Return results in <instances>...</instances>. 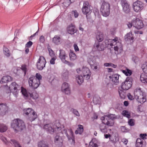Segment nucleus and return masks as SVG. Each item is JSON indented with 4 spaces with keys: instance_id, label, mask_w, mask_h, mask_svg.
<instances>
[{
    "instance_id": "f257e3e1",
    "label": "nucleus",
    "mask_w": 147,
    "mask_h": 147,
    "mask_svg": "<svg viewBox=\"0 0 147 147\" xmlns=\"http://www.w3.org/2000/svg\"><path fill=\"white\" fill-rule=\"evenodd\" d=\"M11 124V127L16 131H21L26 128L24 122L19 119H16L13 120Z\"/></svg>"
},
{
    "instance_id": "f03ea898",
    "label": "nucleus",
    "mask_w": 147,
    "mask_h": 147,
    "mask_svg": "<svg viewBox=\"0 0 147 147\" xmlns=\"http://www.w3.org/2000/svg\"><path fill=\"white\" fill-rule=\"evenodd\" d=\"M135 98L141 103H143L146 101V98L143 92L140 88H137L134 93Z\"/></svg>"
},
{
    "instance_id": "7ed1b4c3",
    "label": "nucleus",
    "mask_w": 147,
    "mask_h": 147,
    "mask_svg": "<svg viewBox=\"0 0 147 147\" xmlns=\"http://www.w3.org/2000/svg\"><path fill=\"white\" fill-rule=\"evenodd\" d=\"M20 88V86L16 82H13L9 86V90L7 92H11L15 97H17L18 95L19 91Z\"/></svg>"
},
{
    "instance_id": "20e7f679",
    "label": "nucleus",
    "mask_w": 147,
    "mask_h": 147,
    "mask_svg": "<svg viewBox=\"0 0 147 147\" xmlns=\"http://www.w3.org/2000/svg\"><path fill=\"white\" fill-rule=\"evenodd\" d=\"M102 15L105 17L109 16L110 13V5L109 3L103 2L100 8Z\"/></svg>"
},
{
    "instance_id": "39448f33",
    "label": "nucleus",
    "mask_w": 147,
    "mask_h": 147,
    "mask_svg": "<svg viewBox=\"0 0 147 147\" xmlns=\"http://www.w3.org/2000/svg\"><path fill=\"white\" fill-rule=\"evenodd\" d=\"M110 40L106 39L105 40V46L103 44H102L100 45L98 42H96L94 45V48L96 49L99 51H102L104 50L105 47H109L110 46Z\"/></svg>"
},
{
    "instance_id": "423d86ee",
    "label": "nucleus",
    "mask_w": 147,
    "mask_h": 147,
    "mask_svg": "<svg viewBox=\"0 0 147 147\" xmlns=\"http://www.w3.org/2000/svg\"><path fill=\"white\" fill-rule=\"evenodd\" d=\"M76 71L78 74H81L82 72V74L81 75L86 80H88L90 78L91 74L90 70L88 68L84 67L82 70L80 68H78L77 69Z\"/></svg>"
},
{
    "instance_id": "0eeeda50",
    "label": "nucleus",
    "mask_w": 147,
    "mask_h": 147,
    "mask_svg": "<svg viewBox=\"0 0 147 147\" xmlns=\"http://www.w3.org/2000/svg\"><path fill=\"white\" fill-rule=\"evenodd\" d=\"M133 80L131 77H127L125 81L121 84V88L124 90L129 89L132 85Z\"/></svg>"
},
{
    "instance_id": "6e6552de",
    "label": "nucleus",
    "mask_w": 147,
    "mask_h": 147,
    "mask_svg": "<svg viewBox=\"0 0 147 147\" xmlns=\"http://www.w3.org/2000/svg\"><path fill=\"white\" fill-rule=\"evenodd\" d=\"M28 82L30 86L34 89L37 88L40 84V83L37 80L35 76H33L29 78Z\"/></svg>"
},
{
    "instance_id": "1a4fd4ad",
    "label": "nucleus",
    "mask_w": 147,
    "mask_h": 147,
    "mask_svg": "<svg viewBox=\"0 0 147 147\" xmlns=\"http://www.w3.org/2000/svg\"><path fill=\"white\" fill-rule=\"evenodd\" d=\"M59 128L56 125H53L52 123L47 124L45 125L44 129L48 131L51 134H53Z\"/></svg>"
},
{
    "instance_id": "9d476101",
    "label": "nucleus",
    "mask_w": 147,
    "mask_h": 147,
    "mask_svg": "<svg viewBox=\"0 0 147 147\" xmlns=\"http://www.w3.org/2000/svg\"><path fill=\"white\" fill-rule=\"evenodd\" d=\"M144 4L139 1L134 2L133 7L134 11L136 12L141 11L144 8Z\"/></svg>"
},
{
    "instance_id": "9b49d317",
    "label": "nucleus",
    "mask_w": 147,
    "mask_h": 147,
    "mask_svg": "<svg viewBox=\"0 0 147 147\" xmlns=\"http://www.w3.org/2000/svg\"><path fill=\"white\" fill-rule=\"evenodd\" d=\"M46 63L45 59L44 57L42 56H40L36 63L37 69L39 70L42 69L45 67Z\"/></svg>"
},
{
    "instance_id": "f8f14e48",
    "label": "nucleus",
    "mask_w": 147,
    "mask_h": 147,
    "mask_svg": "<svg viewBox=\"0 0 147 147\" xmlns=\"http://www.w3.org/2000/svg\"><path fill=\"white\" fill-rule=\"evenodd\" d=\"M24 114L26 115H28L29 114L30 115H32L33 116L32 118L31 119H30L31 121H34L37 117V115L36 114V113L32 109L28 108L25 109L24 110Z\"/></svg>"
},
{
    "instance_id": "ddd939ff",
    "label": "nucleus",
    "mask_w": 147,
    "mask_h": 147,
    "mask_svg": "<svg viewBox=\"0 0 147 147\" xmlns=\"http://www.w3.org/2000/svg\"><path fill=\"white\" fill-rule=\"evenodd\" d=\"M133 26L138 29L142 28L144 26L143 23L141 20L136 18L132 20Z\"/></svg>"
},
{
    "instance_id": "4468645a",
    "label": "nucleus",
    "mask_w": 147,
    "mask_h": 147,
    "mask_svg": "<svg viewBox=\"0 0 147 147\" xmlns=\"http://www.w3.org/2000/svg\"><path fill=\"white\" fill-rule=\"evenodd\" d=\"M121 4L123 7V11L126 13H129L130 11L129 5L126 0H121Z\"/></svg>"
},
{
    "instance_id": "2eb2a0df",
    "label": "nucleus",
    "mask_w": 147,
    "mask_h": 147,
    "mask_svg": "<svg viewBox=\"0 0 147 147\" xmlns=\"http://www.w3.org/2000/svg\"><path fill=\"white\" fill-rule=\"evenodd\" d=\"M120 75L118 74H113L111 77L112 84L113 85H117L119 83V78Z\"/></svg>"
},
{
    "instance_id": "dca6fc26",
    "label": "nucleus",
    "mask_w": 147,
    "mask_h": 147,
    "mask_svg": "<svg viewBox=\"0 0 147 147\" xmlns=\"http://www.w3.org/2000/svg\"><path fill=\"white\" fill-rule=\"evenodd\" d=\"M8 107L5 104L3 103L0 104V115H4L7 112Z\"/></svg>"
},
{
    "instance_id": "f3484780",
    "label": "nucleus",
    "mask_w": 147,
    "mask_h": 147,
    "mask_svg": "<svg viewBox=\"0 0 147 147\" xmlns=\"http://www.w3.org/2000/svg\"><path fill=\"white\" fill-rule=\"evenodd\" d=\"M67 31L68 33L71 35L74 34L77 32L75 26L72 24H71L67 27Z\"/></svg>"
},
{
    "instance_id": "a211bd4d",
    "label": "nucleus",
    "mask_w": 147,
    "mask_h": 147,
    "mask_svg": "<svg viewBox=\"0 0 147 147\" xmlns=\"http://www.w3.org/2000/svg\"><path fill=\"white\" fill-rule=\"evenodd\" d=\"M101 120L102 123L108 125L110 126V115L109 114L108 115H105L101 117Z\"/></svg>"
},
{
    "instance_id": "6ab92c4d",
    "label": "nucleus",
    "mask_w": 147,
    "mask_h": 147,
    "mask_svg": "<svg viewBox=\"0 0 147 147\" xmlns=\"http://www.w3.org/2000/svg\"><path fill=\"white\" fill-rule=\"evenodd\" d=\"M59 57L61 61L64 63H67L68 61L65 60L66 55L65 51L62 50H60Z\"/></svg>"
},
{
    "instance_id": "aec40b11",
    "label": "nucleus",
    "mask_w": 147,
    "mask_h": 147,
    "mask_svg": "<svg viewBox=\"0 0 147 147\" xmlns=\"http://www.w3.org/2000/svg\"><path fill=\"white\" fill-rule=\"evenodd\" d=\"M54 142L56 145L61 146L63 144V140L59 136H57L55 137Z\"/></svg>"
},
{
    "instance_id": "412c9836",
    "label": "nucleus",
    "mask_w": 147,
    "mask_h": 147,
    "mask_svg": "<svg viewBox=\"0 0 147 147\" xmlns=\"http://www.w3.org/2000/svg\"><path fill=\"white\" fill-rule=\"evenodd\" d=\"M119 140L118 135L116 133L113 132L112 134L111 135V141L112 143H115L118 141Z\"/></svg>"
},
{
    "instance_id": "4be33fe9",
    "label": "nucleus",
    "mask_w": 147,
    "mask_h": 147,
    "mask_svg": "<svg viewBox=\"0 0 147 147\" xmlns=\"http://www.w3.org/2000/svg\"><path fill=\"white\" fill-rule=\"evenodd\" d=\"M12 78L10 76H7L2 77L1 80V83H5L12 80Z\"/></svg>"
},
{
    "instance_id": "5701e85b",
    "label": "nucleus",
    "mask_w": 147,
    "mask_h": 147,
    "mask_svg": "<svg viewBox=\"0 0 147 147\" xmlns=\"http://www.w3.org/2000/svg\"><path fill=\"white\" fill-rule=\"evenodd\" d=\"M124 39L125 40H133L134 38L132 36L131 32L127 33L124 36Z\"/></svg>"
},
{
    "instance_id": "b1692460",
    "label": "nucleus",
    "mask_w": 147,
    "mask_h": 147,
    "mask_svg": "<svg viewBox=\"0 0 147 147\" xmlns=\"http://www.w3.org/2000/svg\"><path fill=\"white\" fill-rule=\"evenodd\" d=\"M78 128L75 131V133L76 134H81L84 131L83 126L82 125H78Z\"/></svg>"
},
{
    "instance_id": "393cba45",
    "label": "nucleus",
    "mask_w": 147,
    "mask_h": 147,
    "mask_svg": "<svg viewBox=\"0 0 147 147\" xmlns=\"http://www.w3.org/2000/svg\"><path fill=\"white\" fill-rule=\"evenodd\" d=\"M121 88L119 89L118 90L119 96L122 99L125 98L126 95L125 92Z\"/></svg>"
},
{
    "instance_id": "a878e982",
    "label": "nucleus",
    "mask_w": 147,
    "mask_h": 147,
    "mask_svg": "<svg viewBox=\"0 0 147 147\" xmlns=\"http://www.w3.org/2000/svg\"><path fill=\"white\" fill-rule=\"evenodd\" d=\"M96 39L99 42H101L103 40V35L101 32L97 33L96 36Z\"/></svg>"
},
{
    "instance_id": "bb28decb",
    "label": "nucleus",
    "mask_w": 147,
    "mask_h": 147,
    "mask_svg": "<svg viewBox=\"0 0 147 147\" xmlns=\"http://www.w3.org/2000/svg\"><path fill=\"white\" fill-rule=\"evenodd\" d=\"M140 80L143 83H147V76L144 74H142L140 76Z\"/></svg>"
},
{
    "instance_id": "cd10ccee",
    "label": "nucleus",
    "mask_w": 147,
    "mask_h": 147,
    "mask_svg": "<svg viewBox=\"0 0 147 147\" xmlns=\"http://www.w3.org/2000/svg\"><path fill=\"white\" fill-rule=\"evenodd\" d=\"M83 76L81 74V75H77L76 76V80L78 83L80 84L83 82Z\"/></svg>"
},
{
    "instance_id": "c85d7f7f",
    "label": "nucleus",
    "mask_w": 147,
    "mask_h": 147,
    "mask_svg": "<svg viewBox=\"0 0 147 147\" xmlns=\"http://www.w3.org/2000/svg\"><path fill=\"white\" fill-rule=\"evenodd\" d=\"M10 142L11 144H13L15 147H22L19 142L16 140L14 139H11L10 141Z\"/></svg>"
},
{
    "instance_id": "c756f323",
    "label": "nucleus",
    "mask_w": 147,
    "mask_h": 147,
    "mask_svg": "<svg viewBox=\"0 0 147 147\" xmlns=\"http://www.w3.org/2000/svg\"><path fill=\"white\" fill-rule=\"evenodd\" d=\"M21 92L22 94L25 98H27L28 97L29 95L26 89L22 87H21Z\"/></svg>"
},
{
    "instance_id": "7c9ffc66",
    "label": "nucleus",
    "mask_w": 147,
    "mask_h": 147,
    "mask_svg": "<svg viewBox=\"0 0 147 147\" xmlns=\"http://www.w3.org/2000/svg\"><path fill=\"white\" fill-rule=\"evenodd\" d=\"M3 51L4 54L7 57H9L10 55V53L8 49L6 47L4 46Z\"/></svg>"
},
{
    "instance_id": "2f4dec72",
    "label": "nucleus",
    "mask_w": 147,
    "mask_h": 147,
    "mask_svg": "<svg viewBox=\"0 0 147 147\" xmlns=\"http://www.w3.org/2000/svg\"><path fill=\"white\" fill-rule=\"evenodd\" d=\"M82 11L83 13L84 14H86L90 12V8L88 7H82Z\"/></svg>"
},
{
    "instance_id": "473e14b6",
    "label": "nucleus",
    "mask_w": 147,
    "mask_h": 147,
    "mask_svg": "<svg viewBox=\"0 0 147 147\" xmlns=\"http://www.w3.org/2000/svg\"><path fill=\"white\" fill-rule=\"evenodd\" d=\"M122 47V45L121 44L120 42H118L117 43V45H116L114 47V50L117 52V53L115 52V54H118V49H121Z\"/></svg>"
},
{
    "instance_id": "72a5a7b5",
    "label": "nucleus",
    "mask_w": 147,
    "mask_h": 147,
    "mask_svg": "<svg viewBox=\"0 0 147 147\" xmlns=\"http://www.w3.org/2000/svg\"><path fill=\"white\" fill-rule=\"evenodd\" d=\"M7 129V127L3 124L0 123V132H4Z\"/></svg>"
},
{
    "instance_id": "f704fd0d",
    "label": "nucleus",
    "mask_w": 147,
    "mask_h": 147,
    "mask_svg": "<svg viewBox=\"0 0 147 147\" xmlns=\"http://www.w3.org/2000/svg\"><path fill=\"white\" fill-rule=\"evenodd\" d=\"M60 37L57 36H55L53 39V41L55 44H58L59 42Z\"/></svg>"
},
{
    "instance_id": "c9c22d12",
    "label": "nucleus",
    "mask_w": 147,
    "mask_h": 147,
    "mask_svg": "<svg viewBox=\"0 0 147 147\" xmlns=\"http://www.w3.org/2000/svg\"><path fill=\"white\" fill-rule=\"evenodd\" d=\"M122 114L128 118H129L131 117L130 113L126 110L123 111L122 112Z\"/></svg>"
},
{
    "instance_id": "e433bc0d",
    "label": "nucleus",
    "mask_w": 147,
    "mask_h": 147,
    "mask_svg": "<svg viewBox=\"0 0 147 147\" xmlns=\"http://www.w3.org/2000/svg\"><path fill=\"white\" fill-rule=\"evenodd\" d=\"M30 96L31 98L35 100L37 99L38 97V94L36 92H34L30 94Z\"/></svg>"
},
{
    "instance_id": "4c0bfd02",
    "label": "nucleus",
    "mask_w": 147,
    "mask_h": 147,
    "mask_svg": "<svg viewBox=\"0 0 147 147\" xmlns=\"http://www.w3.org/2000/svg\"><path fill=\"white\" fill-rule=\"evenodd\" d=\"M69 88V86L68 84L66 82H65L62 85L61 90H65L66 89Z\"/></svg>"
},
{
    "instance_id": "58836bf2",
    "label": "nucleus",
    "mask_w": 147,
    "mask_h": 147,
    "mask_svg": "<svg viewBox=\"0 0 147 147\" xmlns=\"http://www.w3.org/2000/svg\"><path fill=\"white\" fill-rule=\"evenodd\" d=\"M38 147H49L48 145L43 141L40 142L38 143Z\"/></svg>"
},
{
    "instance_id": "ea45409f",
    "label": "nucleus",
    "mask_w": 147,
    "mask_h": 147,
    "mask_svg": "<svg viewBox=\"0 0 147 147\" xmlns=\"http://www.w3.org/2000/svg\"><path fill=\"white\" fill-rule=\"evenodd\" d=\"M70 59L71 60H74L76 58V56L74 53L72 52H71L69 53Z\"/></svg>"
},
{
    "instance_id": "a19ab883",
    "label": "nucleus",
    "mask_w": 147,
    "mask_h": 147,
    "mask_svg": "<svg viewBox=\"0 0 147 147\" xmlns=\"http://www.w3.org/2000/svg\"><path fill=\"white\" fill-rule=\"evenodd\" d=\"M35 78H36L37 80L40 82V80L42 79V76L39 73H36Z\"/></svg>"
},
{
    "instance_id": "79ce46f5",
    "label": "nucleus",
    "mask_w": 147,
    "mask_h": 147,
    "mask_svg": "<svg viewBox=\"0 0 147 147\" xmlns=\"http://www.w3.org/2000/svg\"><path fill=\"white\" fill-rule=\"evenodd\" d=\"M98 146L96 143H94L92 140L90 142L88 147H98Z\"/></svg>"
},
{
    "instance_id": "37998d69",
    "label": "nucleus",
    "mask_w": 147,
    "mask_h": 147,
    "mask_svg": "<svg viewBox=\"0 0 147 147\" xmlns=\"http://www.w3.org/2000/svg\"><path fill=\"white\" fill-rule=\"evenodd\" d=\"M61 91L63 92L65 94L67 95L70 94L71 93L70 88L66 89L65 90H61Z\"/></svg>"
},
{
    "instance_id": "c03bdc74",
    "label": "nucleus",
    "mask_w": 147,
    "mask_h": 147,
    "mask_svg": "<svg viewBox=\"0 0 147 147\" xmlns=\"http://www.w3.org/2000/svg\"><path fill=\"white\" fill-rule=\"evenodd\" d=\"M71 111L73 112V113L76 116H79L80 114L78 111L75 109H71Z\"/></svg>"
},
{
    "instance_id": "a18cd8bd",
    "label": "nucleus",
    "mask_w": 147,
    "mask_h": 147,
    "mask_svg": "<svg viewBox=\"0 0 147 147\" xmlns=\"http://www.w3.org/2000/svg\"><path fill=\"white\" fill-rule=\"evenodd\" d=\"M21 68L22 70H23L24 71V75H25L26 74L27 70L26 65L25 64L22 65L21 66Z\"/></svg>"
},
{
    "instance_id": "49530a36",
    "label": "nucleus",
    "mask_w": 147,
    "mask_h": 147,
    "mask_svg": "<svg viewBox=\"0 0 147 147\" xmlns=\"http://www.w3.org/2000/svg\"><path fill=\"white\" fill-rule=\"evenodd\" d=\"M128 123L129 125L133 126L134 125V120L133 119H131L129 120Z\"/></svg>"
},
{
    "instance_id": "de8ad7c7",
    "label": "nucleus",
    "mask_w": 147,
    "mask_h": 147,
    "mask_svg": "<svg viewBox=\"0 0 147 147\" xmlns=\"http://www.w3.org/2000/svg\"><path fill=\"white\" fill-rule=\"evenodd\" d=\"M88 7L90 8V5L88 1H84V3L83 7Z\"/></svg>"
},
{
    "instance_id": "09e8293b",
    "label": "nucleus",
    "mask_w": 147,
    "mask_h": 147,
    "mask_svg": "<svg viewBox=\"0 0 147 147\" xmlns=\"http://www.w3.org/2000/svg\"><path fill=\"white\" fill-rule=\"evenodd\" d=\"M71 14L72 16L74 15V17L76 18H77L79 15L78 13L76 10L73 11L71 12Z\"/></svg>"
},
{
    "instance_id": "8fccbe9b",
    "label": "nucleus",
    "mask_w": 147,
    "mask_h": 147,
    "mask_svg": "<svg viewBox=\"0 0 147 147\" xmlns=\"http://www.w3.org/2000/svg\"><path fill=\"white\" fill-rule=\"evenodd\" d=\"M39 41L40 43H44L45 41V37L43 36H41L40 37Z\"/></svg>"
},
{
    "instance_id": "3c124183",
    "label": "nucleus",
    "mask_w": 147,
    "mask_h": 147,
    "mask_svg": "<svg viewBox=\"0 0 147 147\" xmlns=\"http://www.w3.org/2000/svg\"><path fill=\"white\" fill-rule=\"evenodd\" d=\"M33 44L32 42L31 41H29L27 43L26 45V47L29 48Z\"/></svg>"
},
{
    "instance_id": "603ef678",
    "label": "nucleus",
    "mask_w": 147,
    "mask_h": 147,
    "mask_svg": "<svg viewBox=\"0 0 147 147\" xmlns=\"http://www.w3.org/2000/svg\"><path fill=\"white\" fill-rule=\"evenodd\" d=\"M93 101L94 104H96L99 102V99L97 98L96 97H94L93 98Z\"/></svg>"
},
{
    "instance_id": "864d4df0",
    "label": "nucleus",
    "mask_w": 147,
    "mask_h": 147,
    "mask_svg": "<svg viewBox=\"0 0 147 147\" xmlns=\"http://www.w3.org/2000/svg\"><path fill=\"white\" fill-rule=\"evenodd\" d=\"M146 136L147 134H141L140 135V137L141 138V139H142L144 140L145 139H146V138L145 137Z\"/></svg>"
},
{
    "instance_id": "5fc2aeb1",
    "label": "nucleus",
    "mask_w": 147,
    "mask_h": 147,
    "mask_svg": "<svg viewBox=\"0 0 147 147\" xmlns=\"http://www.w3.org/2000/svg\"><path fill=\"white\" fill-rule=\"evenodd\" d=\"M88 61L90 65L93 66L94 64L93 61L90 58L88 59Z\"/></svg>"
},
{
    "instance_id": "6e6d98bb",
    "label": "nucleus",
    "mask_w": 147,
    "mask_h": 147,
    "mask_svg": "<svg viewBox=\"0 0 147 147\" xmlns=\"http://www.w3.org/2000/svg\"><path fill=\"white\" fill-rule=\"evenodd\" d=\"M56 59V58L55 57L52 58L50 61V63L52 64H54L55 63V61Z\"/></svg>"
},
{
    "instance_id": "4d7b16f0",
    "label": "nucleus",
    "mask_w": 147,
    "mask_h": 147,
    "mask_svg": "<svg viewBox=\"0 0 147 147\" xmlns=\"http://www.w3.org/2000/svg\"><path fill=\"white\" fill-rule=\"evenodd\" d=\"M127 96L129 99L130 100H133L134 99V97L131 95L130 93H128L127 94Z\"/></svg>"
},
{
    "instance_id": "13d9d810",
    "label": "nucleus",
    "mask_w": 147,
    "mask_h": 147,
    "mask_svg": "<svg viewBox=\"0 0 147 147\" xmlns=\"http://www.w3.org/2000/svg\"><path fill=\"white\" fill-rule=\"evenodd\" d=\"M126 75L127 76H130L132 74L131 71V70L128 69H126Z\"/></svg>"
},
{
    "instance_id": "bf43d9fd",
    "label": "nucleus",
    "mask_w": 147,
    "mask_h": 147,
    "mask_svg": "<svg viewBox=\"0 0 147 147\" xmlns=\"http://www.w3.org/2000/svg\"><path fill=\"white\" fill-rule=\"evenodd\" d=\"M49 52V54L50 56L51 57H53L54 55V54L53 51L51 49H48Z\"/></svg>"
},
{
    "instance_id": "052dcab7",
    "label": "nucleus",
    "mask_w": 147,
    "mask_h": 147,
    "mask_svg": "<svg viewBox=\"0 0 147 147\" xmlns=\"http://www.w3.org/2000/svg\"><path fill=\"white\" fill-rule=\"evenodd\" d=\"M132 60L135 63H136L138 61V59L137 57L136 56H134L132 58Z\"/></svg>"
},
{
    "instance_id": "680f3d73",
    "label": "nucleus",
    "mask_w": 147,
    "mask_h": 147,
    "mask_svg": "<svg viewBox=\"0 0 147 147\" xmlns=\"http://www.w3.org/2000/svg\"><path fill=\"white\" fill-rule=\"evenodd\" d=\"M121 141L124 143L125 145H127L128 141L127 140L126 138H123L122 139Z\"/></svg>"
},
{
    "instance_id": "e2e57ef3",
    "label": "nucleus",
    "mask_w": 147,
    "mask_h": 147,
    "mask_svg": "<svg viewBox=\"0 0 147 147\" xmlns=\"http://www.w3.org/2000/svg\"><path fill=\"white\" fill-rule=\"evenodd\" d=\"M143 142L139 143H136V147H142L143 145Z\"/></svg>"
},
{
    "instance_id": "0e129e2a",
    "label": "nucleus",
    "mask_w": 147,
    "mask_h": 147,
    "mask_svg": "<svg viewBox=\"0 0 147 147\" xmlns=\"http://www.w3.org/2000/svg\"><path fill=\"white\" fill-rule=\"evenodd\" d=\"M74 48L75 51H79V49L76 44H74Z\"/></svg>"
},
{
    "instance_id": "69168bd1",
    "label": "nucleus",
    "mask_w": 147,
    "mask_h": 147,
    "mask_svg": "<svg viewBox=\"0 0 147 147\" xmlns=\"http://www.w3.org/2000/svg\"><path fill=\"white\" fill-rule=\"evenodd\" d=\"M118 41V38L117 37H115L114 39H112L111 41V42H117Z\"/></svg>"
},
{
    "instance_id": "338daca9",
    "label": "nucleus",
    "mask_w": 147,
    "mask_h": 147,
    "mask_svg": "<svg viewBox=\"0 0 147 147\" xmlns=\"http://www.w3.org/2000/svg\"><path fill=\"white\" fill-rule=\"evenodd\" d=\"M117 119V117L115 115L111 114V119L113 120Z\"/></svg>"
},
{
    "instance_id": "774afa93",
    "label": "nucleus",
    "mask_w": 147,
    "mask_h": 147,
    "mask_svg": "<svg viewBox=\"0 0 147 147\" xmlns=\"http://www.w3.org/2000/svg\"><path fill=\"white\" fill-rule=\"evenodd\" d=\"M143 71L146 74H147V65L143 69Z\"/></svg>"
}]
</instances>
